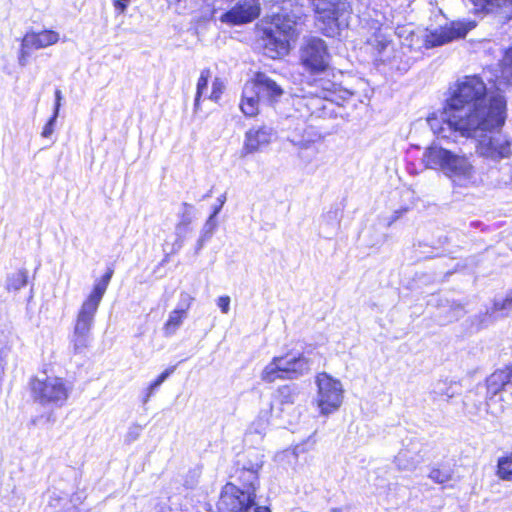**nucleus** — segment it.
Here are the masks:
<instances>
[{"label": "nucleus", "mask_w": 512, "mask_h": 512, "mask_svg": "<svg viewBox=\"0 0 512 512\" xmlns=\"http://www.w3.org/2000/svg\"><path fill=\"white\" fill-rule=\"evenodd\" d=\"M268 18L269 21L262 29L264 53L272 59L286 56L291 49V43L295 42L300 34L297 29L299 17L294 12L282 9Z\"/></svg>", "instance_id": "obj_3"}, {"label": "nucleus", "mask_w": 512, "mask_h": 512, "mask_svg": "<svg viewBox=\"0 0 512 512\" xmlns=\"http://www.w3.org/2000/svg\"><path fill=\"white\" fill-rule=\"evenodd\" d=\"M299 397V388L297 385H283L278 388L273 403L268 404V410H262L256 423L255 432L261 434L269 422V417L275 413V407L279 406L280 412L286 408L292 407Z\"/></svg>", "instance_id": "obj_14"}, {"label": "nucleus", "mask_w": 512, "mask_h": 512, "mask_svg": "<svg viewBox=\"0 0 512 512\" xmlns=\"http://www.w3.org/2000/svg\"><path fill=\"white\" fill-rule=\"evenodd\" d=\"M58 116L59 115H56L53 112V115L51 116V118L48 120V122L45 124V126L43 128V131H42V136L43 137L48 138V137H50L53 134L54 127H55V124H56Z\"/></svg>", "instance_id": "obj_39"}, {"label": "nucleus", "mask_w": 512, "mask_h": 512, "mask_svg": "<svg viewBox=\"0 0 512 512\" xmlns=\"http://www.w3.org/2000/svg\"><path fill=\"white\" fill-rule=\"evenodd\" d=\"M61 101H62V92L59 89H56L55 91V103L53 112L56 115H59L60 107H61Z\"/></svg>", "instance_id": "obj_46"}, {"label": "nucleus", "mask_w": 512, "mask_h": 512, "mask_svg": "<svg viewBox=\"0 0 512 512\" xmlns=\"http://www.w3.org/2000/svg\"><path fill=\"white\" fill-rule=\"evenodd\" d=\"M429 478L435 483L443 484L451 479V474L449 471H442L440 469L434 468L430 471Z\"/></svg>", "instance_id": "obj_35"}, {"label": "nucleus", "mask_w": 512, "mask_h": 512, "mask_svg": "<svg viewBox=\"0 0 512 512\" xmlns=\"http://www.w3.org/2000/svg\"><path fill=\"white\" fill-rule=\"evenodd\" d=\"M129 2L130 0H112L114 8L119 14H123L126 11Z\"/></svg>", "instance_id": "obj_44"}, {"label": "nucleus", "mask_w": 512, "mask_h": 512, "mask_svg": "<svg viewBox=\"0 0 512 512\" xmlns=\"http://www.w3.org/2000/svg\"><path fill=\"white\" fill-rule=\"evenodd\" d=\"M317 153L318 150L316 146L311 142H306L300 146L298 156L303 162L310 163L315 158Z\"/></svg>", "instance_id": "obj_33"}, {"label": "nucleus", "mask_w": 512, "mask_h": 512, "mask_svg": "<svg viewBox=\"0 0 512 512\" xmlns=\"http://www.w3.org/2000/svg\"><path fill=\"white\" fill-rule=\"evenodd\" d=\"M226 199H227V198H226V194H225V193H224V194H222V195H220V196L217 198V203L213 206V212H212V214H214V215H216V216L219 214V212L221 211V209H222L223 205H224V204H225V202H226Z\"/></svg>", "instance_id": "obj_45"}, {"label": "nucleus", "mask_w": 512, "mask_h": 512, "mask_svg": "<svg viewBox=\"0 0 512 512\" xmlns=\"http://www.w3.org/2000/svg\"><path fill=\"white\" fill-rule=\"evenodd\" d=\"M257 91V85L252 84L251 81L244 85L240 109L248 117L256 116L259 112V103L262 97Z\"/></svg>", "instance_id": "obj_23"}, {"label": "nucleus", "mask_w": 512, "mask_h": 512, "mask_svg": "<svg viewBox=\"0 0 512 512\" xmlns=\"http://www.w3.org/2000/svg\"><path fill=\"white\" fill-rule=\"evenodd\" d=\"M507 103L501 91L488 92L478 75L463 76L451 87V95L440 116L428 117L433 133L442 139L469 137L479 129L504 125Z\"/></svg>", "instance_id": "obj_1"}, {"label": "nucleus", "mask_w": 512, "mask_h": 512, "mask_svg": "<svg viewBox=\"0 0 512 512\" xmlns=\"http://www.w3.org/2000/svg\"><path fill=\"white\" fill-rule=\"evenodd\" d=\"M63 512H80L79 509L75 506H72L70 508H67L65 510H63Z\"/></svg>", "instance_id": "obj_54"}, {"label": "nucleus", "mask_w": 512, "mask_h": 512, "mask_svg": "<svg viewBox=\"0 0 512 512\" xmlns=\"http://www.w3.org/2000/svg\"><path fill=\"white\" fill-rule=\"evenodd\" d=\"M193 301H194V298L190 294H188L186 292H182L180 294V301L178 304V308L183 309L185 312H188Z\"/></svg>", "instance_id": "obj_41"}, {"label": "nucleus", "mask_w": 512, "mask_h": 512, "mask_svg": "<svg viewBox=\"0 0 512 512\" xmlns=\"http://www.w3.org/2000/svg\"><path fill=\"white\" fill-rule=\"evenodd\" d=\"M457 388L458 384L456 382L438 380L435 383H433L430 394L432 395L434 400L440 398L448 400L458 393Z\"/></svg>", "instance_id": "obj_26"}, {"label": "nucleus", "mask_w": 512, "mask_h": 512, "mask_svg": "<svg viewBox=\"0 0 512 512\" xmlns=\"http://www.w3.org/2000/svg\"><path fill=\"white\" fill-rule=\"evenodd\" d=\"M326 42L316 36L304 37L299 49L301 65L311 73L324 72L330 64Z\"/></svg>", "instance_id": "obj_9"}, {"label": "nucleus", "mask_w": 512, "mask_h": 512, "mask_svg": "<svg viewBox=\"0 0 512 512\" xmlns=\"http://www.w3.org/2000/svg\"><path fill=\"white\" fill-rule=\"evenodd\" d=\"M353 93L330 79L319 77L308 84L306 95L297 101L302 116L326 117L332 114V104L343 105Z\"/></svg>", "instance_id": "obj_2"}, {"label": "nucleus", "mask_w": 512, "mask_h": 512, "mask_svg": "<svg viewBox=\"0 0 512 512\" xmlns=\"http://www.w3.org/2000/svg\"><path fill=\"white\" fill-rule=\"evenodd\" d=\"M209 239L210 237H206V235L201 234L200 238L197 241L196 252H199L203 248L205 242L208 241Z\"/></svg>", "instance_id": "obj_49"}, {"label": "nucleus", "mask_w": 512, "mask_h": 512, "mask_svg": "<svg viewBox=\"0 0 512 512\" xmlns=\"http://www.w3.org/2000/svg\"><path fill=\"white\" fill-rule=\"evenodd\" d=\"M215 218H216V215L211 214L203 226L202 234L206 235V237L211 238L214 233V230L217 227V221Z\"/></svg>", "instance_id": "obj_38"}, {"label": "nucleus", "mask_w": 512, "mask_h": 512, "mask_svg": "<svg viewBox=\"0 0 512 512\" xmlns=\"http://www.w3.org/2000/svg\"><path fill=\"white\" fill-rule=\"evenodd\" d=\"M474 27L472 22H452L449 26L441 27L427 33L426 31H414L411 27L398 28L396 33L401 45L410 51L429 49L463 38Z\"/></svg>", "instance_id": "obj_5"}, {"label": "nucleus", "mask_w": 512, "mask_h": 512, "mask_svg": "<svg viewBox=\"0 0 512 512\" xmlns=\"http://www.w3.org/2000/svg\"><path fill=\"white\" fill-rule=\"evenodd\" d=\"M251 83L257 85V92L262 99L270 102L277 101L284 92L280 85L264 73L256 74L255 79Z\"/></svg>", "instance_id": "obj_22"}, {"label": "nucleus", "mask_w": 512, "mask_h": 512, "mask_svg": "<svg viewBox=\"0 0 512 512\" xmlns=\"http://www.w3.org/2000/svg\"><path fill=\"white\" fill-rule=\"evenodd\" d=\"M316 13V25L327 37L339 36L348 26L351 6L348 0H310Z\"/></svg>", "instance_id": "obj_6"}, {"label": "nucleus", "mask_w": 512, "mask_h": 512, "mask_svg": "<svg viewBox=\"0 0 512 512\" xmlns=\"http://www.w3.org/2000/svg\"><path fill=\"white\" fill-rule=\"evenodd\" d=\"M187 317V312L183 309L176 308L170 312L166 323L163 326V332L165 336H172L176 333L183 321Z\"/></svg>", "instance_id": "obj_27"}, {"label": "nucleus", "mask_w": 512, "mask_h": 512, "mask_svg": "<svg viewBox=\"0 0 512 512\" xmlns=\"http://www.w3.org/2000/svg\"><path fill=\"white\" fill-rule=\"evenodd\" d=\"M141 427L140 426H134L130 428L129 432L127 433V440L128 441H135L139 435H140Z\"/></svg>", "instance_id": "obj_47"}, {"label": "nucleus", "mask_w": 512, "mask_h": 512, "mask_svg": "<svg viewBox=\"0 0 512 512\" xmlns=\"http://www.w3.org/2000/svg\"><path fill=\"white\" fill-rule=\"evenodd\" d=\"M254 497L233 483H227L221 492L217 507L219 512H251Z\"/></svg>", "instance_id": "obj_13"}, {"label": "nucleus", "mask_w": 512, "mask_h": 512, "mask_svg": "<svg viewBox=\"0 0 512 512\" xmlns=\"http://www.w3.org/2000/svg\"><path fill=\"white\" fill-rule=\"evenodd\" d=\"M423 162L427 168L440 169L456 186L469 187L477 183L476 169L464 154L432 145L425 151Z\"/></svg>", "instance_id": "obj_4"}, {"label": "nucleus", "mask_w": 512, "mask_h": 512, "mask_svg": "<svg viewBox=\"0 0 512 512\" xmlns=\"http://www.w3.org/2000/svg\"><path fill=\"white\" fill-rule=\"evenodd\" d=\"M113 276V270L108 269L107 272L95 282L93 290L89 294L88 298L101 303V300L108 288V285L111 281V278Z\"/></svg>", "instance_id": "obj_29"}, {"label": "nucleus", "mask_w": 512, "mask_h": 512, "mask_svg": "<svg viewBox=\"0 0 512 512\" xmlns=\"http://www.w3.org/2000/svg\"><path fill=\"white\" fill-rule=\"evenodd\" d=\"M59 39V33L54 30H27L21 39L17 57L18 65L21 67H25L29 63L30 58L34 51L45 49L49 46L55 45L59 41Z\"/></svg>", "instance_id": "obj_11"}, {"label": "nucleus", "mask_w": 512, "mask_h": 512, "mask_svg": "<svg viewBox=\"0 0 512 512\" xmlns=\"http://www.w3.org/2000/svg\"><path fill=\"white\" fill-rule=\"evenodd\" d=\"M32 399L43 407L60 408L67 402L71 386L57 376L34 377L30 380Z\"/></svg>", "instance_id": "obj_7"}, {"label": "nucleus", "mask_w": 512, "mask_h": 512, "mask_svg": "<svg viewBox=\"0 0 512 512\" xmlns=\"http://www.w3.org/2000/svg\"><path fill=\"white\" fill-rule=\"evenodd\" d=\"M512 379V365L496 370L487 378V389L495 396L498 392L509 385Z\"/></svg>", "instance_id": "obj_24"}, {"label": "nucleus", "mask_w": 512, "mask_h": 512, "mask_svg": "<svg viewBox=\"0 0 512 512\" xmlns=\"http://www.w3.org/2000/svg\"><path fill=\"white\" fill-rule=\"evenodd\" d=\"M99 305L100 303L87 297L78 311L72 336L73 347L77 353L82 352L89 344Z\"/></svg>", "instance_id": "obj_10"}, {"label": "nucleus", "mask_w": 512, "mask_h": 512, "mask_svg": "<svg viewBox=\"0 0 512 512\" xmlns=\"http://www.w3.org/2000/svg\"><path fill=\"white\" fill-rule=\"evenodd\" d=\"M193 211L194 207L191 204L186 202L182 203V209L178 214L179 220L178 224L190 226L193 221Z\"/></svg>", "instance_id": "obj_34"}, {"label": "nucleus", "mask_w": 512, "mask_h": 512, "mask_svg": "<svg viewBox=\"0 0 512 512\" xmlns=\"http://www.w3.org/2000/svg\"><path fill=\"white\" fill-rule=\"evenodd\" d=\"M254 458V462L243 466L238 479L243 486L241 489L244 492H250V495L255 498V491L259 485L258 471L262 468L263 456L258 453H254Z\"/></svg>", "instance_id": "obj_19"}, {"label": "nucleus", "mask_w": 512, "mask_h": 512, "mask_svg": "<svg viewBox=\"0 0 512 512\" xmlns=\"http://www.w3.org/2000/svg\"><path fill=\"white\" fill-rule=\"evenodd\" d=\"M191 231V227L182 224H176L175 226V242L173 243V252H178L184 245V242Z\"/></svg>", "instance_id": "obj_32"}, {"label": "nucleus", "mask_w": 512, "mask_h": 512, "mask_svg": "<svg viewBox=\"0 0 512 512\" xmlns=\"http://www.w3.org/2000/svg\"><path fill=\"white\" fill-rule=\"evenodd\" d=\"M220 94H221V90L218 88V83L214 82L213 83V91L210 95V98L213 100H217L219 98Z\"/></svg>", "instance_id": "obj_50"}, {"label": "nucleus", "mask_w": 512, "mask_h": 512, "mask_svg": "<svg viewBox=\"0 0 512 512\" xmlns=\"http://www.w3.org/2000/svg\"><path fill=\"white\" fill-rule=\"evenodd\" d=\"M316 383L318 386L317 405L321 414L329 415L336 411L342 403V384L326 373L319 374Z\"/></svg>", "instance_id": "obj_12"}, {"label": "nucleus", "mask_w": 512, "mask_h": 512, "mask_svg": "<svg viewBox=\"0 0 512 512\" xmlns=\"http://www.w3.org/2000/svg\"><path fill=\"white\" fill-rule=\"evenodd\" d=\"M371 35L367 38V43L371 45L378 53L383 62H391L396 59L392 40L390 35L383 29L379 20H375L371 26Z\"/></svg>", "instance_id": "obj_16"}, {"label": "nucleus", "mask_w": 512, "mask_h": 512, "mask_svg": "<svg viewBox=\"0 0 512 512\" xmlns=\"http://www.w3.org/2000/svg\"><path fill=\"white\" fill-rule=\"evenodd\" d=\"M260 6L257 0H242L225 12L220 20L223 23L239 25L248 23L259 16Z\"/></svg>", "instance_id": "obj_15"}, {"label": "nucleus", "mask_w": 512, "mask_h": 512, "mask_svg": "<svg viewBox=\"0 0 512 512\" xmlns=\"http://www.w3.org/2000/svg\"><path fill=\"white\" fill-rule=\"evenodd\" d=\"M175 366H172L170 368H167L164 372H162L157 379L152 382L149 387L147 388V391L150 392V394H153L158 387L161 386V384L174 372Z\"/></svg>", "instance_id": "obj_36"}, {"label": "nucleus", "mask_w": 512, "mask_h": 512, "mask_svg": "<svg viewBox=\"0 0 512 512\" xmlns=\"http://www.w3.org/2000/svg\"><path fill=\"white\" fill-rule=\"evenodd\" d=\"M11 352L10 347L5 346L0 349V376L4 375L7 366V359Z\"/></svg>", "instance_id": "obj_40"}, {"label": "nucleus", "mask_w": 512, "mask_h": 512, "mask_svg": "<svg viewBox=\"0 0 512 512\" xmlns=\"http://www.w3.org/2000/svg\"><path fill=\"white\" fill-rule=\"evenodd\" d=\"M453 311H454L453 317H454V318H457V317H459V316H460V313H461V311H462V308H461L460 306H457V308H456V309H454Z\"/></svg>", "instance_id": "obj_53"}, {"label": "nucleus", "mask_w": 512, "mask_h": 512, "mask_svg": "<svg viewBox=\"0 0 512 512\" xmlns=\"http://www.w3.org/2000/svg\"><path fill=\"white\" fill-rule=\"evenodd\" d=\"M151 396H152V394H150V392L147 391L146 395L143 398V403H147Z\"/></svg>", "instance_id": "obj_55"}, {"label": "nucleus", "mask_w": 512, "mask_h": 512, "mask_svg": "<svg viewBox=\"0 0 512 512\" xmlns=\"http://www.w3.org/2000/svg\"><path fill=\"white\" fill-rule=\"evenodd\" d=\"M497 310L511 311L512 310V291L502 301V303H495Z\"/></svg>", "instance_id": "obj_42"}, {"label": "nucleus", "mask_w": 512, "mask_h": 512, "mask_svg": "<svg viewBox=\"0 0 512 512\" xmlns=\"http://www.w3.org/2000/svg\"><path fill=\"white\" fill-rule=\"evenodd\" d=\"M217 305L222 311V313L227 314L230 310V297L229 296H221L217 300Z\"/></svg>", "instance_id": "obj_43"}, {"label": "nucleus", "mask_w": 512, "mask_h": 512, "mask_svg": "<svg viewBox=\"0 0 512 512\" xmlns=\"http://www.w3.org/2000/svg\"><path fill=\"white\" fill-rule=\"evenodd\" d=\"M273 135L272 128L268 126L251 128L245 134L243 150L246 154L261 150L271 142Z\"/></svg>", "instance_id": "obj_18"}, {"label": "nucleus", "mask_w": 512, "mask_h": 512, "mask_svg": "<svg viewBox=\"0 0 512 512\" xmlns=\"http://www.w3.org/2000/svg\"><path fill=\"white\" fill-rule=\"evenodd\" d=\"M210 77V70L204 69L201 71L200 77L197 82L196 96L194 101V109L197 111L200 105V99L204 95L208 87V79Z\"/></svg>", "instance_id": "obj_30"}, {"label": "nucleus", "mask_w": 512, "mask_h": 512, "mask_svg": "<svg viewBox=\"0 0 512 512\" xmlns=\"http://www.w3.org/2000/svg\"><path fill=\"white\" fill-rule=\"evenodd\" d=\"M282 359L274 357L262 370L260 378L266 383H272L276 380H288L286 370L283 367Z\"/></svg>", "instance_id": "obj_25"}, {"label": "nucleus", "mask_w": 512, "mask_h": 512, "mask_svg": "<svg viewBox=\"0 0 512 512\" xmlns=\"http://www.w3.org/2000/svg\"><path fill=\"white\" fill-rule=\"evenodd\" d=\"M423 445L418 439H411L395 456V464L400 470L411 471L422 461Z\"/></svg>", "instance_id": "obj_17"}, {"label": "nucleus", "mask_w": 512, "mask_h": 512, "mask_svg": "<svg viewBox=\"0 0 512 512\" xmlns=\"http://www.w3.org/2000/svg\"><path fill=\"white\" fill-rule=\"evenodd\" d=\"M279 357L282 359L281 362L286 370L285 375L288 376V380L298 379L307 374L311 369V361L303 354L295 356L291 353H287Z\"/></svg>", "instance_id": "obj_21"}, {"label": "nucleus", "mask_w": 512, "mask_h": 512, "mask_svg": "<svg viewBox=\"0 0 512 512\" xmlns=\"http://www.w3.org/2000/svg\"><path fill=\"white\" fill-rule=\"evenodd\" d=\"M50 500H49V505L50 506H53V507H57L60 505V502H61V496L56 493V492H53L51 493V495L49 496Z\"/></svg>", "instance_id": "obj_48"}, {"label": "nucleus", "mask_w": 512, "mask_h": 512, "mask_svg": "<svg viewBox=\"0 0 512 512\" xmlns=\"http://www.w3.org/2000/svg\"><path fill=\"white\" fill-rule=\"evenodd\" d=\"M497 467V474L501 479L512 480V455L500 458Z\"/></svg>", "instance_id": "obj_31"}, {"label": "nucleus", "mask_w": 512, "mask_h": 512, "mask_svg": "<svg viewBox=\"0 0 512 512\" xmlns=\"http://www.w3.org/2000/svg\"><path fill=\"white\" fill-rule=\"evenodd\" d=\"M28 282V271L26 269H20L7 276L6 279V290L8 292H16L21 288L25 287Z\"/></svg>", "instance_id": "obj_28"}, {"label": "nucleus", "mask_w": 512, "mask_h": 512, "mask_svg": "<svg viewBox=\"0 0 512 512\" xmlns=\"http://www.w3.org/2000/svg\"><path fill=\"white\" fill-rule=\"evenodd\" d=\"M401 216V212L400 211H395L390 219V221L388 222V226H390L392 223H394L396 220H398Z\"/></svg>", "instance_id": "obj_52"}, {"label": "nucleus", "mask_w": 512, "mask_h": 512, "mask_svg": "<svg viewBox=\"0 0 512 512\" xmlns=\"http://www.w3.org/2000/svg\"><path fill=\"white\" fill-rule=\"evenodd\" d=\"M477 12L492 13L506 22L512 18V0H473Z\"/></svg>", "instance_id": "obj_20"}, {"label": "nucleus", "mask_w": 512, "mask_h": 512, "mask_svg": "<svg viewBox=\"0 0 512 512\" xmlns=\"http://www.w3.org/2000/svg\"><path fill=\"white\" fill-rule=\"evenodd\" d=\"M493 127L490 129H479L475 134L469 137L479 136L476 146L477 153L486 159L493 161H500L501 159L508 158L511 155V140L498 129L502 127Z\"/></svg>", "instance_id": "obj_8"}, {"label": "nucleus", "mask_w": 512, "mask_h": 512, "mask_svg": "<svg viewBox=\"0 0 512 512\" xmlns=\"http://www.w3.org/2000/svg\"><path fill=\"white\" fill-rule=\"evenodd\" d=\"M251 512H271L268 507L263 506H255V504L252 506Z\"/></svg>", "instance_id": "obj_51"}, {"label": "nucleus", "mask_w": 512, "mask_h": 512, "mask_svg": "<svg viewBox=\"0 0 512 512\" xmlns=\"http://www.w3.org/2000/svg\"><path fill=\"white\" fill-rule=\"evenodd\" d=\"M503 72L508 79L512 82V47L505 51L502 59Z\"/></svg>", "instance_id": "obj_37"}]
</instances>
